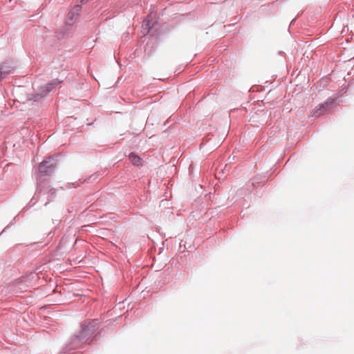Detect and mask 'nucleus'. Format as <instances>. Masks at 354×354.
<instances>
[{
    "label": "nucleus",
    "instance_id": "5",
    "mask_svg": "<svg viewBox=\"0 0 354 354\" xmlns=\"http://www.w3.org/2000/svg\"><path fill=\"white\" fill-rule=\"evenodd\" d=\"M81 6L75 5L73 8L68 12L66 19V24L68 26L73 25V19L77 17L81 11Z\"/></svg>",
    "mask_w": 354,
    "mask_h": 354
},
{
    "label": "nucleus",
    "instance_id": "7",
    "mask_svg": "<svg viewBox=\"0 0 354 354\" xmlns=\"http://www.w3.org/2000/svg\"><path fill=\"white\" fill-rule=\"evenodd\" d=\"M12 69V67L9 65L8 63H3L0 66V78H1V76L3 74H6L10 73Z\"/></svg>",
    "mask_w": 354,
    "mask_h": 354
},
{
    "label": "nucleus",
    "instance_id": "9",
    "mask_svg": "<svg viewBox=\"0 0 354 354\" xmlns=\"http://www.w3.org/2000/svg\"><path fill=\"white\" fill-rule=\"evenodd\" d=\"M148 48H149V44H147V48H145V50H148Z\"/></svg>",
    "mask_w": 354,
    "mask_h": 354
},
{
    "label": "nucleus",
    "instance_id": "2",
    "mask_svg": "<svg viewBox=\"0 0 354 354\" xmlns=\"http://www.w3.org/2000/svg\"><path fill=\"white\" fill-rule=\"evenodd\" d=\"M61 81L58 80H53L48 84L41 86L36 93L28 95V100L29 101L38 102L40 99L46 96L50 91H52Z\"/></svg>",
    "mask_w": 354,
    "mask_h": 354
},
{
    "label": "nucleus",
    "instance_id": "4",
    "mask_svg": "<svg viewBox=\"0 0 354 354\" xmlns=\"http://www.w3.org/2000/svg\"><path fill=\"white\" fill-rule=\"evenodd\" d=\"M155 26V21L153 19V14L151 12L147 17L144 20L142 25V32L145 35L149 33L151 30Z\"/></svg>",
    "mask_w": 354,
    "mask_h": 354
},
{
    "label": "nucleus",
    "instance_id": "3",
    "mask_svg": "<svg viewBox=\"0 0 354 354\" xmlns=\"http://www.w3.org/2000/svg\"><path fill=\"white\" fill-rule=\"evenodd\" d=\"M56 167V162L53 157H49L41 162L39 166V171L41 175H50Z\"/></svg>",
    "mask_w": 354,
    "mask_h": 354
},
{
    "label": "nucleus",
    "instance_id": "1",
    "mask_svg": "<svg viewBox=\"0 0 354 354\" xmlns=\"http://www.w3.org/2000/svg\"><path fill=\"white\" fill-rule=\"evenodd\" d=\"M98 326L99 321L97 319L84 322L81 325V330L79 334L75 335L71 342L66 345V351H69L73 349H77L80 347L81 343L87 342L90 336L96 331Z\"/></svg>",
    "mask_w": 354,
    "mask_h": 354
},
{
    "label": "nucleus",
    "instance_id": "8",
    "mask_svg": "<svg viewBox=\"0 0 354 354\" xmlns=\"http://www.w3.org/2000/svg\"><path fill=\"white\" fill-rule=\"evenodd\" d=\"M153 116L149 115V116L148 117L147 120V124H146V125H147V127H148V126H149V125H151H151H153Z\"/></svg>",
    "mask_w": 354,
    "mask_h": 354
},
{
    "label": "nucleus",
    "instance_id": "6",
    "mask_svg": "<svg viewBox=\"0 0 354 354\" xmlns=\"http://www.w3.org/2000/svg\"><path fill=\"white\" fill-rule=\"evenodd\" d=\"M129 160L135 166H139L142 165V159L134 153H129Z\"/></svg>",
    "mask_w": 354,
    "mask_h": 354
}]
</instances>
